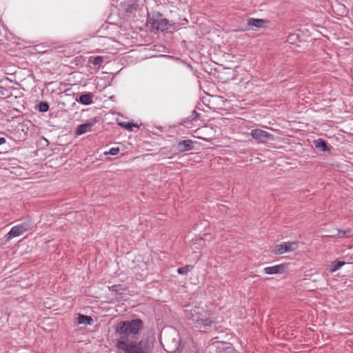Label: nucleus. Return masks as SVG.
I'll return each mask as SVG.
<instances>
[{
	"label": "nucleus",
	"instance_id": "6e6552de",
	"mask_svg": "<svg viewBox=\"0 0 353 353\" xmlns=\"http://www.w3.org/2000/svg\"><path fill=\"white\" fill-rule=\"evenodd\" d=\"M193 141L190 139L179 141L176 145V150L180 152L190 151L193 149Z\"/></svg>",
	"mask_w": 353,
	"mask_h": 353
},
{
	"label": "nucleus",
	"instance_id": "f8f14e48",
	"mask_svg": "<svg viewBox=\"0 0 353 353\" xmlns=\"http://www.w3.org/2000/svg\"><path fill=\"white\" fill-rule=\"evenodd\" d=\"M93 94L91 92H88L84 94H81L79 96V99L77 101L81 103L83 105H90L93 103Z\"/></svg>",
	"mask_w": 353,
	"mask_h": 353
},
{
	"label": "nucleus",
	"instance_id": "393cba45",
	"mask_svg": "<svg viewBox=\"0 0 353 353\" xmlns=\"http://www.w3.org/2000/svg\"><path fill=\"white\" fill-rule=\"evenodd\" d=\"M49 109V105L48 103L46 102V112H47Z\"/></svg>",
	"mask_w": 353,
	"mask_h": 353
},
{
	"label": "nucleus",
	"instance_id": "b1692460",
	"mask_svg": "<svg viewBox=\"0 0 353 353\" xmlns=\"http://www.w3.org/2000/svg\"><path fill=\"white\" fill-rule=\"evenodd\" d=\"M6 143V139L3 137L0 138V145Z\"/></svg>",
	"mask_w": 353,
	"mask_h": 353
},
{
	"label": "nucleus",
	"instance_id": "dca6fc26",
	"mask_svg": "<svg viewBox=\"0 0 353 353\" xmlns=\"http://www.w3.org/2000/svg\"><path fill=\"white\" fill-rule=\"evenodd\" d=\"M345 263L344 261H334L330 265V272L332 273L334 272H336V270H339L343 265H344Z\"/></svg>",
	"mask_w": 353,
	"mask_h": 353
},
{
	"label": "nucleus",
	"instance_id": "39448f33",
	"mask_svg": "<svg viewBox=\"0 0 353 353\" xmlns=\"http://www.w3.org/2000/svg\"><path fill=\"white\" fill-rule=\"evenodd\" d=\"M298 247L299 245L296 241L285 242L281 244L276 245L272 252L275 254H283L285 252L296 250Z\"/></svg>",
	"mask_w": 353,
	"mask_h": 353
},
{
	"label": "nucleus",
	"instance_id": "1a4fd4ad",
	"mask_svg": "<svg viewBox=\"0 0 353 353\" xmlns=\"http://www.w3.org/2000/svg\"><path fill=\"white\" fill-rule=\"evenodd\" d=\"M169 21L167 19L154 20L152 26L157 30L164 32L168 29Z\"/></svg>",
	"mask_w": 353,
	"mask_h": 353
},
{
	"label": "nucleus",
	"instance_id": "423d86ee",
	"mask_svg": "<svg viewBox=\"0 0 353 353\" xmlns=\"http://www.w3.org/2000/svg\"><path fill=\"white\" fill-rule=\"evenodd\" d=\"M30 229V225L28 223L24 222L12 227L10 231L6 235V241H8L10 239L19 236L23 234L25 232Z\"/></svg>",
	"mask_w": 353,
	"mask_h": 353
},
{
	"label": "nucleus",
	"instance_id": "ddd939ff",
	"mask_svg": "<svg viewBox=\"0 0 353 353\" xmlns=\"http://www.w3.org/2000/svg\"><path fill=\"white\" fill-rule=\"evenodd\" d=\"M314 144L316 149H319L323 152L330 151V147L327 145V142L322 139H318L316 140H314Z\"/></svg>",
	"mask_w": 353,
	"mask_h": 353
},
{
	"label": "nucleus",
	"instance_id": "5701e85b",
	"mask_svg": "<svg viewBox=\"0 0 353 353\" xmlns=\"http://www.w3.org/2000/svg\"><path fill=\"white\" fill-rule=\"evenodd\" d=\"M119 152V148H112L110 150L108 154L111 155H116ZM105 154H108V152H105Z\"/></svg>",
	"mask_w": 353,
	"mask_h": 353
},
{
	"label": "nucleus",
	"instance_id": "f03ea898",
	"mask_svg": "<svg viewBox=\"0 0 353 353\" xmlns=\"http://www.w3.org/2000/svg\"><path fill=\"white\" fill-rule=\"evenodd\" d=\"M154 339L145 338L139 341H131L127 343L121 344L117 350L123 353H153Z\"/></svg>",
	"mask_w": 353,
	"mask_h": 353
},
{
	"label": "nucleus",
	"instance_id": "0eeeda50",
	"mask_svg": "<svg viewBox=\"0 0 353 353\" xmlns=\"http://www.w3.org/2000/svg\"><path fill=\"white\" fill-rule=\"evenodd\" d=\"M98 121V119L95 117L91 120L88 121L86 123L81 124L77 126L75 131L77 136L81 135L86 132H90L93 125Z\"/></svg>",
	"mask_w": 353,
	"mask_h": 353
},
{
	"label": "nucleus",
	"instance_id": "f257e3e1",
	"mask_svg": "<svg viewBox=\"0 0 353 353\" xmlns=\"http://www.w3.org/2000/svg\"><path fill=\"white\" fill-rule=\"evenodd\" d=\"M144 323L140 319L130 321H121L117 325L114 334L118 339H116L115 347L119 348L121 344L127 343L134 338L143 329Z\"/></svg>",
	"mask_w": 353,
	"mask_h": 353
},
{
	"label": "nucleus",
	"instance_id": "bb28decb",
	"mask_svg": "<svg viewBox=\"0 0 353 353\" xmlns=\"http://www.w3.org/2000/svg\"><path fill=\"white\" fill-rule=\"evenodd\" d=\"M45 141H46V143H47V144H48V143H49V141H48V139H45Z\"/></svg>",
	"mask_w": 353,
	"mask_h": 353
},
{
	"label": "nucleus",
	"instance_id": "6ab92c4d",
	"mask_svg": "<svg viewBox=\"0 0 353 353\" xmlns=\"http://www.w3.org/2000/svg\"><path fill=\"white\" fill-rule=\"evenodd\" d=\"M192 269V265H185L177 269V272L179 274L186 275Z\"/></svg>",
	"mask_w": 353,
	"mask_h": 353
},
{
	"label": "nucleus",
	"instance_id": "4468645a",
	"mask_svg": "<svg viewBox=\"0 0 353 353\" xmlns=\"http://www.w3.org/2000/svg\"><path fill=\"white\" fill-rule=\"evenodd\" d=\"M266 21L264 19H254L251 18L248 21V25L252 27H256L257 28H262L265 26Z\"/></svg>",
	"mask_w": 353,
	"mask_h": 353
},
{
	"label": "nucleus",
	"instance_id": "9b49d317",
	"mask_svg": "<svg viewBox=\"0 0 353 353\" xmlns=\"http://www.w3.org/2000/svg\"><path fill=\"white\" fill-rule=\"evenodd\" d=\"M285 265L280 264L272 267H267L264 268V272L267 274H275L282 273L284 271Z\"/></svg>",
	"mask_w": 353,
	"mask_h": 353
},
{
	"label": "nucleus",
	"instance_id": "f3484780",
	"mask_svg": "<svg viewBox=\"0 0 353 353\" xmlns=\"http://www.w3.org/2000/svg\"><path fill=\"white\" fill-rule=\"evenodd\" d=\"M118 125L128 131H132L133 128H139V125L137 123L126 121L118 122Z\"/></svg>",
	"mask_w": 353,
	"mask_h": 353
},
{
	"label": "nucleus",
	"instance_id": "aec40b11",
	"mask_svg": "<svg viewBox=\"0 0 353 353\" xmlns=\"http://www.w3.org/2000/svg\"><path fill=\"white\" fill-rule=\"evenodd\" d=\"M108 288L110 290H111L112 292H118L120 290H124V288L120 284L112 285V286L109 287Z\"/></svg>",
	"mask_w": 353,
	"mask_h": 353
},
{
	"label": "nucleus",
	"instance_id": "7ed1b4c3",
	"mask_svg": "<svg viewBox=\"0 0 353 353\" xmlns=\"http://www.w3.org/2000/svg\"><path fill=\"white\" fill-rule=\"evenodd\" d=\"M186 317L192 320L198 328H205L210 326L212 321L205 317V311L199 307H194L189 310H186Z\"/></svg>",
	"mask_w": 353,
	"mask_h": 353
},
{
	"label": "nucleus",
	"instance_id": "2eb2a0df",
	"mask_svg": "<svg viewBox=\"0 0 353 353\" xmlns=\"http://www.w3.org/2000/svg\"><path fill=\"white\" fill-rule=\"evenodd\" d=\"M79 324L91 325L93 319L90 316L79 314L77 317Z\"/></svg>",
	"mask_w": 353,
	"mask_h": 353
},
{
	"label": "nucleus",
	"instance_id": "412c9836",
	"mask_svg": "<svg viewBox=\"0 0 353 353\" xmlns=\"http://www.w3.org/2000/svg\"><path fill=\"white\" fill-rule=\"evenodd\" d=\"M199 117V114L196 111L193 110L192 114L188 117V119L190 121L196 120Z\"/></svg>",
	"mask_w": 353,
	"mask_h": 353
},
{
	"label": "nucleus",
	"instance_id": "a878e982",
	"mask_svg": "<svg viewBox=\"0 0 353 353\" xmlns=\"http://www.w3.org/2000/svg\"><path fill=\"white\" fill-rule=\"evenodd\" d=\"M332 234H336V229L334 230V231H333V233Z\"/></svg>",
	"mask_w": 353,
	"mask_h": 353
},
{
	"label": "nucleus",
	"instance_id": "a211bd4d",
	"mask_svg": "<svg viewBox=\"0 0 353 353\" xmlns=\"http://www.w3.org/2000/svg\"><path fill=\"white\" fill-rule=\"evenodd\" d=\"M89 61L94 65H100L103 61V57L101 56L91 57Z\"/></svg>",
	"mask_w": 353,
	"mask_h": 353
},
{
	"label": "nucleus",
	"instance_id": "4be33fe9",
	"mask_svg": "<svg viewBox=\"0 0 353 353\" xmlns=\"http://www.w3.org/2000/svg\"><path fill=\"white\" fill-rule=\"evenodd\" d=\"M35 109L38 110L40 112H44V101H41L35 106Z\"/></svg>",
	"mask_w": 353,
	"mask_h": 353
},
{
	"label": "nucleus",
	"instance_id": "9d476101",
	"mask_svg": "<svg viewBox=\"0 0 353 353\" xmlns=\"http://www.w3.org/2000/svg\"><path fill=\"white\" fill-rule=\"evenodd\" d=\"M336 234H330L331 237L334 238H348L352 236V230L347 228L344 230L336 229Z\"/></svg>",
	"mask_w": 353,
	"mask_h": 353
},
{
	"label": "nucleus",
	"instance_id": "20e7f679",
	"mask_svg": "<svg viewBox=\"0 0 353 353\" xmlns=\"http://www.w3.org/2000/svg\"><path fill=\"white\" fill-rule=\"evenodd\" d=\"M252 137L258 143H265L274 141V135L261 129L252 130L250 132Z\"/></svg>",
	"mask_w": 353,
	"mask_h": 353
}]
</instances>
